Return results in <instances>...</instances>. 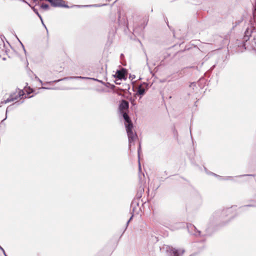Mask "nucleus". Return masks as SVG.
I'll return each mask as SVG.
<instances>
[{
	"instance_id": "obj_8",
	"label": "nucleus",
	"mask_w": 256,
	"mask_h": 256,
	"mask_svg": "<svg viewBox=\"0 0 256 256\" xmlns=\"http://www.w3.org/2000/svg\"><path fill=\"white\" fill-rule=\"evenodd\" d=\"M252 28H248L244 32V40L247 42L249 40L250 36L252 34Z\"/></svg>"
},
{
	"instance_id": "obj_4",
	"label": "nucleus",
	"mask_w": 256,
	"mask_h": 256,
	"mask_svg": "<svg viewBox=\"0 0 256 256\" xmlns=\"http://www.w3.org/2000/svg\"><path fill=\"white\" fill-rule=\"evenodd\" d=\"M129 108V103L128 101L122 100L119 105L120 112H126L128 110Z\"/></svg>"
},
{
	"instance_id": "obj_11",
	"label": "nucleus",
	"mask_w": 256,
	"mask_h": 256,
	"mask_svg": "<svg viewBox=\"0 0 256 256\" xmlns=\"http://www.w3.org/2000/svg\"><path fill=\"white\" fill-rule=\"evenodd\" d=\"M145 93V90L142 88L141 86H140L138 90V91H137V94L140 95V96H142Z\"/></svg>"
},
{
	"instance_id": "obj_28",
	"label": "nucleus",
	"mask_w": 256,
	"mask_h": 256,
	"mask_svg": "<svg viewBox=\"0 0 256 256\" xmlns=\"http://www.w3.org/2000/svg\"><path fill=\"white\" fill-rule=\"evenodd\" d=\"M214 176H218L216 174H215L214 173L212 174Z\"/></svg>"
},
{
	"instance_id": "obj_23",
	"label": "nucleus",
	"mask_w": 256,
	"mask_h": 256,
	"mask_svg": "<svg viewBox=\"0 0 256 256\" xmlns=\"http://www.w3.org/2000/svg\"><path fill=\"white\" fill-rule=\"evenodd\" d=\"M42 22V25L45 27V28H46V30L48 31V29H47L46 26H45V24H44V22Z\"/></svg>"
},
{
	"instance_id": "obj_34",
	"label": "nucleus",
	"mask_w": 256,
	"mask_h": 256,
	"mask_svg": "<svg viewBox=\"0 0 256 256\" xmlns=\"http://www.w3.org/2000/svg\"><path fill=\"white\" fill-rule=\"evenodd\" d=\"M23 2H24L27 3V2H25V0H23Z\"/></svg>"
},
{
	"instance_id": "obj_19",
	"label": "nucleus",
	"mask_w": 256,
	"mask_h": 256,
	"mask_svg": "<svg viewBox=\"0 0 256 256\" xmlns=\"http://www.w3.org/2000/svg\"><path fill=\"white\" fill-rule=\"evenodd\" d=\"M120 80H118V79H116L115 81V83L116 84H120V82H119Z\"/></svg>"
},
{
	"instance_id": "obj_1",
	"label": "nucleus",
	"mask_w": 256,
	"mask_h": 256,
	"mask_svg": "<svg viewBox=\"0 0 256 256\" xmlns=\"http://www.w3.org/2000/svg\"><path fill=\"white\" fill-rule=\"evenodd\" d=\"M126 132L128 138L129 146H131V144L133 142L135 139L136 138V134L133 132V124H128V126L126 127Z\"/></svg>"
},
{
	"instance_id": "obj_21",
	"label": "nucleus",
	"mask_w": 256,
	"mask_h": 256,
	"mask_svg": "<svg viewBox=\"0 0 256 256\" xmlns=\"http://www.w3.org/2000/svg\"><path fill=\"white\" fill-rule=\"evenodd\" d=\"M40 88H42V89H51V88H46V87H44V86H42Z\"/></svg>"
},
{
	"instance_id": "obj_3",
	"label": "nucleus",
	"mask_w": 256,
	"mask_h": 256,
	"mask_svg": "<svg viewBox=\"0 0 256 256\" xmlns=\"http://www.w3.org/2000/svg\"><path fill=\"white\" fill-rule=\"evenodd\" d=\"M50 2L51 4L54 6H62L64 8H68V6L64 4V1L63 0H46Z\"/></svg>"
},
{
	"instance_id": "obj_27",
	"label": "nucleus",
	"mask_w": 256,
	"mask_h": 256,
	"mask_svg": "<svg viewBox=\"0 0 256 256\" xmlns=\"http://www.w3.org/2000/svg\"><path fill=\"white\" fill-rule=\"evenodd\" d=\"M132 216H131V217L128 220H130V222L132 220Z\"/></svg>"
},
{
	"instance_id": "obj_10",
	"label": "nucleus",
	"mask_w": 256,
	"mask_h": 256,
	"mask_svg": "<svg viewBox=\"0 0 256 256\" xmlns=\"http://www.w3.org/2000/svg\"><path fill=\"white\" fill-rule=\"evenodd\" d=\"M17 98H18L17 96L14 97L12 96L11 95L8 98H7L6 100H4V104H6L9 102H13V101L15 100H16Z\"/></svg>"
},
{
	"instance_id": "obj_35",
	"label": "nucleus",
	"mask_w": 256,
	"mask_h": 256,
	"mask_svg": "<svg viewBox=\"0 0 256 256\" xmlns=\"http://www.w3.org/2000/svg\"><path fill=\"white\" fill-rule=\"evenodd\" d=\"M58 80V82L60 81V80Z\"/></svg>"
},
{
	"instance_id": "obj_16",
	"label": "nucleus",
	"mask_w": 256,
	"mask_h": 256,
	"mask_svg": "<svg viewBox=\"0 0 256 256\" xmlns=\"http://www.w3.org/2000/svg\"><path fill=\"white\" fill-rule=\"evenodd\" d=\"M23 102H24V101H22L20 102H16L15 103L13 104L12 105L16 104V106H18L20 105V104H22Z\"/></svg>"
},
{
	"instance_id": "obj_17",
	"label": "nucleus",
	"mask_w": 256,
	"mask_h": 256,
	"mask_svg": "<svg viewBox=\"0 0 256 256\" xmlns=\"http://www.w3.org/2000/svg\"><path fill=\"white\" fill-rule=\"evenodd\" d=\"M136 78V76L134 74H130L129 76V78H130L132 80Z\"/></svg>"
},
{
	"instance_id": "obj_2",
	"label": "nucleus",
	"mask_w": 256,
	"mask_h": 256,
	"mask_svg": "<svg viewBox=\"0 0 256 256\" xmlns=\"http://www.w3.org/2000/svg\"><path fill=\"white\" fill-rule=\"evenodd\" d=\"M126 70L125 69L122 68L120 70H118L116 72V74L114 75V76L116 78L118 79V80H126Z\"/></svg>"
},
{
	"instance_id": "obj_9",
	"label": "nucleus",
	"mask_w": 256,
	"mask_h": 256,
	"mask_svg": "<svg viewBox=\"0 0 256 256\" xmlns=\"http://www.w3.org/2000/svg\"><path fill=\"white\" fill-rule=\"evenodd\" d=\"M66 79H90V80H94L98 81V82L102 83V80H98L96 78H88V77H84V76H70V78H65L63 80H66Z\"/></svg>"
},
{
	"instance_id": "obj_6",
	"label": "nucleus",
	"mask_w": 256,
	"mask_h": 256,
	"mask_svg": "<svg viewBox=\"0 0 256 256\" xmlns=\"http://www.w3.org/2000/svg\"><path fill=\"white\" fill-rule=\"evenodd\" d=\"M188 228L190 232L192 234L196 236H200V232L194 226L190 224L189 226H188Z\"/></svg>"
},
{
	"instance_id": "obj_18",
	"label": "nucleus",
	"mask_w": 256,
	"mask_h": 256,
	"mask_svg": "<svg viewBox=\"0 0 256 256\" xmlns=\"http://www.w3.org/2000/svg\"><path fill=\"white\" fill-rule=\"evenodd\" d=\"M231 178L230 176H228L225 178H220V180H228Z\"/></svg>"
},
{
	"instance_id": "obj_20",
	"label": "nucleus",
	"mask_w": 256,
	"mask_h": 256,
	"mask_svg": "<svg viewBox=\"0 0 256 256\" xmlns=\"http://www.w3.org/2000/svg\"><path fill=\"white\" fill-rule=\"evenodd\" d=\"M36 78L40 82L41 84H42V81L37 76L36 77Z\"/></svg>"
},
{
	"instance_id": "obj_25",
	"label": "nucleus",
	"mask_w": 256,
	"mask_h": 256,
	"mask_svg": "<svg viewBox=\"0 0 256 256\" xmlns=\"http://www.w3.org/2000/svg\"><path fill=\"white\" fill-rule=\"evenodd\" d=\"M130 222V220H128V221L127 222L126 224V226H128Z\"/></svg>"
},
{
	"instance_id": "obj_33",
	"label": "nucleus",
	"mask_w": 256,
	"mask_h": 256,
	"mask_svg": "<svg viewBox=\"0 0 256 256\" xmlns=\"http://www.w3.org/2000/svg\"><path fill=\"white\" fill-rule=\"evenodd\" d=\"M120 14H119L118 16V19L120 18Z\"/></svg>"
},
{
	"instance_id": "obj_26",
	"label": "nucleus",
	"mask_w": 256,
	"mask_h": 256,
	"mask_svg": "<svg viewBox=\"0 0 256 256\" xmlns=\"http://www.w3.org/2000/svg\"><path fill=\"white\" fill-rule=\"evenodd\" d=\"M130 222V220H128V221L127 222L126 224V226H128Z\"/></svg>"
},
{
	"instance_id": "obj_24",
	"label": "nucleus",
	"mask_w": 256,
	"mask_h": 256,
	"mask_svg": "<svg viewBox=\"0 0 256 256\" xmlns=\"http://www.w3.org/2000/svg\"><path fill=\"white\" fill-rule=\"evenodd\" d=\"M138 162H139V170H140L141 168H140V160H138Z\"/></svg>"
},
{
	"instance_id": "obj_13",
	"label": "nucleus",
	"mask_w": 256,
	"mask_h": 256,
	"mask_svg": "<svg viewBox=\"0 0 256 256\" xmlns=\"http://www.w3.org/2000/svg\"><path fill=\"white\" fill-rule=\"evenodd\" d=\"M41 8L44 10H48L49 8V6L46 4H42L41 5Z\"/></svg>"
},
{
	"instance_id": "obj_32",
	"label": "nucleus",
	"mask_w": 256,
	"mask_h": 256,
	"mask_svg": "<svg viewBox=\"0 0 256 256\" xmlns=\"http://www.w3.org/2000/svg\"><path fill=\"white\" fill-rule=\"evenodd\" d=\"M246 206H252V205H250H250H247Z\"/></svg>"
},
{
	"instance_id": "obj_29",
	"label": "nucleus",
	"mask_w": 256,
	"mask_h": 256,
	"mask_svg": "<svg viewBox=\"0 0 256 256\" xmlns=\"http://www.w3.org/2000/svg\"><path fill=\"white\" fill-rule=\"evenodd\" d=\"M94 6H100L99 5H97V4L94 5Z\"/></svg>"
},
{
	"instance_id": "obj_31",
	"label": "nucleus",
	"mask_w": 256,
	"mask_h": 256,
	"mask_svg": "<svg viewBox=\"0 0 256 256\" xmlns=\"http://www.w3.org/2000/svg\"><path fill=\"white\" fill-rule=\"evenodd\" d=\"M148 58L146 57V61L148 62ZM147 64H148V62H146Z\"/></svg>"
},
{
	"instance_id": "obj_15",
	"label": "nucleus",
	"mask_w": 256,
	"mask_h": 256,
	"mask_svg": "<svg viewBox=\"0 0 256 256\" xmlns=\"http://www.w3.org/2000/svg\"><path fill=\"white\" fill-rule=\"evenodd\" d=\"M24 94V92L23 91H20L19 92V93H18V97H21V96H22Z\"/></svg>"
},
{
	"instance_id": "obj_36",
	"label": "nucleus",
	"mask_w": 256,
	"mask_h": 256,
	"mask_svg": "<svg viewBox=\"0 0 256 256\" xmlns=\"http://www.w3.org/2000/svg\"><path fill=\"white\" fill-rule=\"evenodd\" d=\"M190 256H192V254H191V255H190Z\"/></svg>"
},
{
	"instance_id": "obj_30",
	"label": "nucleus",
	"mask_w": 256,
	"mask_h": 256,
	"mask_svg": "<svg viewBox=\"0 0 256 256\" xmlns=\"http://www.w3.org/2000/svg\"><path fill=\"white\" fill-rule=\"evenodd\" d=\"M10 106H8V108H7L6 112L8 111V108H10Z\"/></svg>"
},
{
	"instance_id": "obj_14",
	"label": "nucleus",
	"mask_w": 256,
	"mask_h": 256,
	"mask_svg": "<svg viewBox=\"0 0 256 256\" xmlns=\"http://www.w3.org/2000/svg\"><path fill=\"white\" fill-rule=\"evenodd\" d=\"M0 250L2 252L4 256H8L6 255V253L5 252L4 249L0 246Z\"/></svg>"
},
{
	"instance_id": "obj_12",
	"label": "nucleus",
	"mask_w": 256,
	"mask_h": 256,
	"mask_svg": "<svg viewBox=\"0 0 256 256\" xmlns=\"http://www.w3.org/2000/svg\"><path fill=\"white\" fill-rule=\"evenodd\" d=\"M32 9L33 11L34 12V13L36 14H37V16H38V18L40 19L41 22H42V17L38 13V10L35 8L34 7H32Z\"/></svg>"
},
{
	"instance_id": "obj_22",
	"label": "nucleus",
	"mask_w": 256,
	"mask_h": 256,
	"mask_svg": "<svg viewBox=\"0 0 256 256\" xmlns=\"http://www.w3.org/2000/svg\"><path fill=\"white\" fill-rule=\"evenodd\" d=\"M140 148H141V147H140V144L139 146V148H138V154H139V153H140Z\"/></svg>"
},
{
	"instance_id": "obj_7",
	"label": "nucleus",
	"mask_w": 256,
	"mask_h": 256,
	"mask_svg": "<svg viewBox=\"0 0 256 256\" xmlns=\"http://www.w3.org/2000/svg\"><path fill=\"white\" fill-rule=\"evenodd\" d=\"M120 114L122 116L124 120V124L126 127L128 126V124H132L129 116L126 112H120Z\"/></svg>"
},
{
	"instance_id": "obj_5",
	"label": "nucleus",
	"mask_w": 256,
	"mask_h": 256,
	"mask_svg": "<svg viewBox=\"0 0 256 256\" xmlns=\"http://www.w3.org/2000/svg\"><path fill=\"white\" fill-rule=\"evenodd\" d=\"M170 250L174 256H182L185 252L184 249H176L172 247L170 248Z\"/></svg>"
}]
</instances>
